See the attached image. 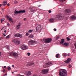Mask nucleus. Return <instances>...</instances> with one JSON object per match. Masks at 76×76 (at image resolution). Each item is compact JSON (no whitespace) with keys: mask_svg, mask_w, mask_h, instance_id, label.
Segmentation results:
<instances>
[{"mask_svg":"<svg viewBox=\"0 0 76 76\" xmlns=\"http://www.w3.org/2000/svg\"><path fill=\"white\" fill-rule=\"evenodd\" d=\"M59 73L60 76H66L67 71L65 69H62L60 70Z\"/></svg>","mask_w":76,"mask_h":76,"instance_id":"obj_1","label":"nucleus"},{"mask_svg":"<svg viewBox=\"0 0 76 76\" xmlns=\"http://www.w3.org/2000/svg\"><path fill=\"white\" fill-rule=\"evenodd\" d=\"M64 15L61 13H59L55 16V18L56 19H58L60 20L63 18H64Z\"/></svg>","mask_w":76,"mask_h":76,"instance_id":"obj_2","label":"nucleus"},{"mask_svg":"<svg viewBox=\"0 0 76 76\" xmlns=\"http://www.w3.org/2000/svg\"><path fill=\"white\" fill-rule=\"evenodd\" d=\"M8 56H12L15 58H16L18 56V54L16 53L12 52H10L8 54Z\"/></svg>","mask_w":76,"mask_h":76,"instance_id":"obj_3","label":"nucleus"},{"mask_svg":"<svg viewBox=\"0 0 76 76\" xmlns=\"http://www.w3.org/2000/svg\"><path fill=\"white\" fill-rule=\"evenodd\" d=\"M53 65V63L50 62L47 63L46 64H45L43 65L44 68H46V67H50V66Z\"/></svg>","mask_w":76,"mask_h":76,"instance_id":"obj_4","label":"nucleus"},{"mask_svg":"<svg viewBox=\"0 0 76 76\" xmlns=\"http://www.w3.org/2000/svg\"><path fill=\"white\" fill-rule=\"evenodd\" d=\"M25 12V10H20L18 11L16 10H15V11L14 12V14L15 15L16 14H18V13H24Z\"/></svg>","mask_w":76,"mask_h":76,"instance_id":"obj_5","label":"nucleus"},{"mask_svg":"<svg viewBox=\"0 0 76 76\" xmlns=\"http://www.w3.org/2000/svg\"><path fill=\"white\" fill-rule=\"evenodd\" d=\"M48 69H43L41 71V73L43 75H46L48 73Z\"/></svg>","mask_w":76,"mask_h":76,"instance_id":"obj_6","label":"nucleus"},{"mask_svg":"<svg viewBox=\"0 0 76 76\" xmlns=\"http://www.w3.org/2000/svg\"><path fill=\"white\" fill-rule=\"evenodd\" d=\"M44 42L45 43H50L51 41H52V39L51 38H48L45 39H44Z\"/></svg>","mask_w":76,"mask_h":76,"instance_id":"obj_7","label":"nucleus"},{"mask_svg":"<svg viewBox=\"0 0 76 76\" xmlns=\"http://www.w3.org/2000/svg\"><path fill=\"white\" fill-rule=\"evenodd\" d=\"M42 26L41 25H40L38 26L36 28V32H39V31H41V29H42Z\"/></svg>","mask_w":76,"mask_h":76,"instance_id":"obj_8","label":"nucleus"},{"mask_svg":"<svg viewBox=\"0 0 76 76\" xmlns=\"http://www.w3.org/2000/svg\"><path fill=\"white\" fill-rule=\"evenodd\" d=\"M12 41L15 44L18 45L20 44V41L16 39L13 40Z\"/></svg>","mask_w":76,"mask_h":76,"instance_id":"obj_9","label":"nucleus"},{"mask_svg":"<svg viewBox=\"0 0 76 76\" xmlns=\"http://www.w3.org/2000/svg\"><path fill=\"white\" fill-rule=\"evenodd\" d=\"M15 37L18 38L19 37L20 38H22V35L19 34H15Z\"/></svg>","mask_w":76,"mask_h":76,"instance_id":"obj_10","label":"nucleus"},{"mask_svg":"<svg viewBox=\"0 0 76 76\" xmlns=\"http://www.w3.org/2000/svg\"><path fill=\"white\" fill-rule=\"evenodd\" d=\"M71 11L69 9L66 10L65 11V15H70Z\"/></svg>","mask_w":76,"mask_h":76,"instance_id":"obj_11","label":"nucleus"},{"mask_svg":"<svg viewBox=\"0 0 76 76\" xmlns=\"http://www.w3.org/2000/svg\"><path fill=\"white\" fill-rule=\"evenodd\" d=\"M22 25V23H20L18 24L17 25L16 29H20V26Z\"/></svg>","mask_w":76,"mask_h":76,"instance_id":"obj_12","label":"nucleus"},{"mask_svg":"<svg viewBox=\"0 0 76 76\" xmlns=\"http://www.w3.org/2000/svg\"><path fill=\"white\" fill-rule=\"evenodd\" d=\"M21 48L23 50H26L28 48V47H26V46L23 45H22Z\"/></svg>","mask_w":76,"mask_h":76,"instance_id":"obj_13","label":"nucleus"},{"mask_svg":"<svg viewBox=\"0 0 76 76\" xmlns=\"http://www.w3.org/2000/svg\"><path fill=\"white\" fill-rule=\"evenodd\" d=\"M6 17L7 19H8L9 20V21H10L11 23H13V21L12 19L9 17L7 15L6 16Z\"/></svg>","mask_w":76,"mask_h":76,"instance_id":"obj_14","label":"nucleus"},{"mask_svg":"<svg viewBox=\"0 0 76 76\" xmlns=\"http://www.w3.org/2000/svg\"><path fill=\"white\" fill-rule=\"evenodd\" d=\"M35 42V41L32 40H31L29 41L28 44L29 45H32V44H34Z\"/></svg>","mask_w":76,"mask_h":76,"instance_id":"obj_15","label":"nucleus"},{"mask_svg":"<svg viewBox=\"0 0 76 76\" xmlns=\"http://www.w3.org/2000/svg\"><path fill=\"white\" fill-rule=\"evenodd\" d=\"M70 19L72 20H74L75 19H76V16L75 15H72L71 16Z\"/></svg>","mask_w":76,"mask_h":76,"instance_id":"obj_16","label":"nucleus"},{"mask_svg":"<svg viewBox=\"0 0 76 76\" xmlns=\"http://www.w3.org/2000/svg\"><path fill=\"white\" fill-rule=\"evenodd\" d=\"M70 60H71V59L68 58L66 61H65V62L66 63H69L70 61Z\"/></svg>","mask_w":76,"mask_h":76,"instance_id":"obj_17","label":"nucleus"},{"mask_svg":"<svg viewBox=\"0 0 76 76\" xmlns=\"http://www.w3.org/2000/svg\"><path fill=\"white\" fill-rule=\"evenodd\" d=\"M34 63L33 62H30L28 63V66H32V65H34Z\"/></svg>","mask_w":76,"mask_h":76,"instance_id":"obj_18","label":"nucleus"},{"mask_svg":"<svg viewBox=\"0 0 76 76\" xmlns=\"http://www.w3.org/2000/svg\"><path fill=\"white\" fill-rule=\"evenodd\" d=\"M6 4H7V1H4L2 4L3 6H6Z\"/></svg>","mask_w":76,"mask_h":76,"instance_id":"obj_19","label":"nucleus"},{"mask_svg":"<svg viewBox=\"0 0 76 76\" xmlns=\"http://www.w3.org/2000/svg\"><path fill=\"white\" fill-rule=\"evenodd\" d=\"M49 21L51 22H54V19L52 18L51 19H50L49 20Z\"/></svg>","mask_w":76,"mask_h":76,"instance_id":"obj_20","label":"nucleus"},{"mask_svg":"<svg viewBox=\"0 0 76 76\" xmlns=\"http://www.w3.org/2000/svg\"><path fill=\"white\" fill-rule=\"evenodd\" d=\"M31 75V73L30 71L28 72L27 74V76H30Z\"/></svg>","mask_w":76,"mask_h":76,"instance_id":"obj_21","label":"nucleus"},{"mask_svg":"<svg viewBox=\"0 0 76 76\" xmlns=\"http://www.w3.org/2000/svg\"><path fill=\"white\" fill-rule=\"evenodd\" d=\"M34 37V35H31L29 36V38H32Z\"/></svg>","mask_w":76,"mask_h":76,"instance_id":"obj_22","label":"nucleus"},{"mask_svg":"<svg viewBox=\"0 0 76 76\" xmlns=\"http://www.w3.org/2000/svg\"><path fill=\"white\" fill-rule=\"evenodd\" d=\"M67 56V55L66 54V53H64L63 54V57H66Z\"/></svg>","mask_w":76,"mask_h":76,"instance_id":"obj_23","label":"nucleus"},{"mask_svg":"<svg viewBox=\"0 0 76 76\" xmlns=\"http://www.w3.org/2000/svg\"><path fill=\"white\" fill-rule=\"evenodd\" d=\"M64 39H62L61 40V42H60V44H63V43L64 42Z\"/></svg>","mask_w":76,"mask_h":76,"instance_id":"obj_24","label":"nucleus"},{"mask_svg":"<svg viewBox=\"0 0 76 76\" xmlns=\"http://www.w3.org/2000/svg\"><path fill=\"white\" fill-rule=\"evenodd\" d=\"M7 67L8 69V70H11V68L10 66Z\"/></svg>","mask_w":76,"mask_h":76,"instance_id":"obj_25","label":"nucleus"},{"mask_svg":"<svg viewBox=\"0 0 76 76\" xmlns=\"http://www.w3.org/2000/svg\"><path fill=\"white\" fill-rule=\"evenodd\" d=\"M64 45H65V46H67L69 45V44L67 43H64Z\"/></svg>","mask_w":76,"mask_h":76,"instance_id":"obj_26","label":"nucleus"},{"mask_svg":"<svg viewBox=\"0 0 76 76\" xmlns=\"http://www.w3.org/2000/svg\"><path fill=\"white\" fill-rule=\"evenodd\" d=\"M33 32V30H30L28 31V32H29V33H31V32Z\"/></svg>","mask_w":76,"mask_h":76,"instance_id":"obj_27","label":"nucleus"},{"mask_svg":"<svg viewBox=\"0 0 76 76\" xmlns=\"http://www.w3.org/2000/svg\"><path fill=\"white\" fill-rule=\"evenodd\" d=\"M4 20H5L4 18H3V19H1V22H3V21H4Z\"/></svg>","mask_w":76,"mask_h":76,"instance_id":"obj_28","label":"nucleus"},{"mask_svg":"<svg viewBox=\"0 0 76 76\" xmlns=\"http://www.w3.org/2000/svg\"><path fill=\"white\" fill-rule=\"evenodd\" d=\"M10 37V36L8 35L7 36H6V38L7 39H8V38H9V37Z\"/></svg>","mask_w":76,"mask_h":76,"instance_id":"obj_29","label":"nucleus"},{"mask_svg":"<svg viewBox=\"0 0 76 76\" xmlns=\"http://www.w3.org/2000/svg\"><path fill=\"white\" fill-rule=\"evenodd\" d=\"M59 56V54H57L56 56V58H58Z\"/></svg>","mask_w":76,"mask_h":76,"instance_id":"obj_30","label":"nucleus"},{"mask_svg":"<svg viewBox=\"0 0 76 76\" xmlns=\"http://www.w3.org/2000/svg\"><path fill=\"white\" fill-rule=\"evenodd\" d=\"M67 40L68 41H70V39L69 37H66V38Z\"/></svg>","mask_w":76,"mask_h":76,"instance_id":"obj_31","label":"nucleus"},{"mask_svg":"<svg viewBox=\"0 0 76 76\" xmlns=\"http://www.w3.org/2000/svg\"><path fill=\"white\" fill-rule=\"evenodd\" d=\"M31 12H35V10H30Z\"/></svg>","mask_w":76,"mask_h":76,"instance_id":"obj_32","label":"nucleus"},{"mask_svg":"<svg viewBox=\"0 0 76 76\" xmlns=\"http://www.w3.org/2000/svg\"><path fill=\"white\" fill-rule=\"evenodd\" d=\"M66 0H59L60 1H62V2H63V1H64Z\"/></svg>","mask_w":76,"mask_h":76,"instance_id":"obj_33","label":"nucleus"},{"mask_svg":"<svg viewBox=\"0 0 76 76\" xmlns=\"http://www.w3.org/2000/svg\"><path fill=\"white\" fill-rule=\"evenodd\" d=\"M26 36H28V35H29V33H26Z\"/></svg>","mask_w":76,"mask_h":76,"instance_id":"obj_34","label":"nucleus"},{"mask_svg":"<svg viewBox=\"0 0 76 76\" xmlns=\"http://www.w3.org/2000/svg\"><path fill=\"white\" fill-rule=\"evenodd\" d=\"M27 55L28 56H29L31 55V53H27Z\"/></svg>","mask_w":76,"mask_h":76,"instance_id":"obj_35","label":"nucleus"},{"mask_svg":"<svg viewBox=\"0 0 76 76\" xmlns=\"http://www.w3.org/2000/svg\"><path fill=\"white\" fill-rule=\"evenodd\" d=\"M60 38V37L59 36H57L56 37V39H58Z\"/></svg>","mask_w":76,"mask_h":76,"instance_id":"obj_36","label":"nucleus"},{"mask_svg":"<svg viewBox=\"0 0 76 76\" xmlns=\"http://www.w3.org/2000/svg\"><path fill=\"white\" fill-rule=\"evenodd\" d=\"M15 4H16L18 3V1H15L14 2Z\"/></svg>","mask_w":76,"mask_h":76,"instance_id":"obj_37","label":"nucleus"},{"mask_svg":"<svg viewBox=\"0 0 76 76\" xmlns=\"http://www.w3.org/2000/svg\"><path fill=\"white\" fill-rule=\"evenodd\" d=\"M7 26H10V24L9 23H7Z\"/></svg>","mask_w":76,"mask_h":76,"instance_id":"obj_38","label":"nucleus"},{"mask_svg":"<svg viewBox=\"0 0 76 76\" xmlns=\"http://www.w3.org/2000/svg\"><path fill=\"white\" fill-rule=\"evenodd\" d=\"M3 72L4 73H5V72H6V70L5 69H4L3 70Z\"/></svg>","mask_w":76,"mask_h":76,"instance_id":"obj_39","label":"nucleus"},{"mask_svg":"<svg viewBox=\"0 0 76 76\" xmlns=\"http://www.w3.org/2000/svg\"><path fill=\"white\" fill-rule=\"evenodd\" d=\"M69 68H71V67H72V66H71V65H69Z\"/></svg>","mask_w":76,"mask_h":76,"instance_id":"obj_40","label":"nucleus"},{"mask_svg":"<svg viewBox=\"0 0 76 76\" xmlns=\"http://www.w3.org/2000/svg\"><path fill=\"white\" fill-rule=\"evenodd\" d=\"M48 12H49V13H51V11L50 10Z\"/></svg>","mask_w":76,"mask_h":76,"instance_id":"obj_41","label":"nucleus"},{"mask_svg":"<svg viewBox=\"0 0 76 76\" xmlns=\"http://www.w3.org/2000/svg\"><path fill=\"white\" fill-rule=\"evenodd\" d=\"M68 56H70V53H68L67 54Z\"/></svg>","mask_w":76,"mask_h":76,"instance_id":"obj_42","label":"nucleus"},{"mask_svg":"<svg viewBox=\"0 0 76 76\" xmlns=\"http://www.w3.org/2000/svg\"><path fill=\"white\" fill-rule=\"evenodd\" d=\"M54 30L55 31H57V29L56 28H54Z\"/></svg>","mask_w":76,"mask_h":76,"instance_id":"obj_43","label":"nucleus"},{"mask_svg":"<svg viewBox=\"0 0 76 76\" xmlns=\"http://www.w3.org/2000/svg\"><path fill=\"white\" fill-rule=\"evenodd\" d=\"M33 76H37V75L36 74H34Z\"/></svg>","mask_w":76,"mask_h":76,"instance_id":"obj_44","label":"nucleus"},{"mask_svg":"<svg viewBox=\"0 0 76 76\" xmlns=\"http://www.w3.org/2000/svg\"><path fill=\"white\" fill-rule=\"evenodd\" d=\"M7 48H8V49H9V50H10V48L9 47H8Z\"/></svg>","mask_w":76,"mask_h":76,"instance_id":"obj_45","label":"nucleus"},{"mask_svg":"<svg viewBox=\"0 0 76 76\" xmlns=\"http://www.w3.org/2000/svg\"><path fill=\"white\" fill-rule=\"evenodd\" d=\"M10 5V3H8L7 4V6H9Z\"/></svg>","mask_w":76,"mask_h":76,"instance_id":"obj_46","label":"nucleus"},{"mask_svg":"<svg viewBox=\"0 0 76 76\" xmlns=\"http://www.w3.org/2000/svg\"><path fill=\"white\" fill-rule=\"evenodd\" d=\"M24 20H26V18H24Z\"/></svg>","mask_w":76,"mask_h":76,"instance_id":"obj_47","label":"nucleus"},{"mask_svg":"<svg viewBox=\"0 0 76 76\" xmlns=\"http://www.w3.org/2000/svg\"><path fill=\"white\" fill-rule=\"evenodd\" d=\"M2 6V4H0V7H1V6Z\"/></svg>","mask_w":76,"mask_h":76,"instance_id":"obj_48","label":"nucleus"},{"mask_svg":"<svg viewBox=\"0 0 76 76\" xmlns=\"http://www.w3.org/2000/svg\"><path fill=\"white\" fill-rule=\"evenodd\" d=\"M1 52H0V56H1Z\"/></svg>","mask_w":76,"mask_h":76,"instance_id":"obj_49","label":"nucleus"},{"mask_svg":"<svg viewBox=\"0 0 76 76\" xmlns=\"http://www.w3.org/2000/svg\"><path fill=\"white\" fill-rule=\"evenodd\" d=\"M4 32H5V33H6V30H5L4 31Z\"/></svg>","mask_w":76,"mask_h":76,"instance_id":"obj_50","label":"nucleus"},{"mask_svg":"<svg viewBox=\"0 0 76 76\" xmlns=\"http://www.w3.org/2000/svg\"><path fill=\"white\" fill-rule=\"evenodd\" d=\"M12 67H14V65H12Z\"/></svg>","mask_w":76,"mask_h":76,"instance_id":"obj_51","label":"nucleus"},{"mask_svg":"<svg viewBox=\"0 0 76 76\" xmlns=\"http://www.w3.org/2000/svg\"><path fill=\"white\" fill-rule=\"evenodd\" d=\"M6 68V66H4V69H5V68Z\"/></svg>","mask_w":76,"mask_h":76,"instance_id":"obj_52","label":"nucleus"},{"mask_svg":"<svg viewBox=\"0 0 76 76\" xmlns=\"http://www.w3.org/2000/svg\"><path fill=\"white\" fill-rule=\"evenodd\" d=\"M2 10L3 11L4 10V8H2Z\"/></svg>","mask_w":76,"mask_h":76,"instance_id":"obj_53","label":"nucleus"},{"mask_svg":"<svg viewBox=\"0 0 76 76\" xmlns=\"http://www.w3.org/2000/svg\"><path fill=\"white\" fill-rule=\"evenodd\" d=\"M5 76H7V74H5Z\"/></svg>","mask_w":76,"mask_h":76,"instance_id":"obj_54","label":"nucleus"},{"mask_svg":"<svg viewBox=\"0 0 76 76\" xmlns=\"http://www.w3.org/2000/svg\"><path fill=\"white\" fill-rule=\"evenodd\" d=\"M5 34H4V33H3V35H5Z\"/></svg>","mask_w":76,"mask_h":76,"instance_id":"obj_55","label":"nucleus"},{"mask_svg":"<svg viewBox=\"0 0 76 76\" xmlns=\"http://www.w3.org/2000/svg\"><path fill=\"white\" fill-rule=\"evenodd\" d=\"M72 52L74 51V50H72Z\"/></svg>","mask_w":76,"mask_h":76,"instance_id":"obj_56","label":"nucleus"},{"mask_svg":"<svg viewBox=\"0 0 76 76\" xmlns=\"http://www.w3.org/2000/svg\"><path fill=\"white\" fill-rule=\"evenodd\" d=\"M5 36H6V35H4V37H5Z\"/></svg>","mask_w":76,"mask_h":76,"instance_id":"obj_57","label":"nucleus"},{"mask_svg":"<svg viewBox=\"0 0 76 76\" xmlns=\"http://www.w3.org/2000/svg\"><path fill=\"white\" fill-rule=\"evenodd\" d=\"M14 73L13 72H12V73Z\"/></svg>","mask_w":76,"mask_h":76,"instance_id":"obj_58","label":"nucleus"},{"mask_svg":"<svg viewBox=\"0 0 76 76\" xmlns=\"http://www.w3.org/2000/svg\"><path fill=\"white\" fill-rule=\"evenodd\" d=\"M3 69H4V68H3Z\"/></svg>","mask_w":76,"mask_h":76,"instance_id":"obj_59","label":"nucleus"}]
</instances>
